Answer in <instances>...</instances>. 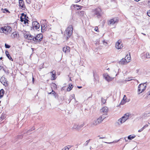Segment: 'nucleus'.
<instances>
[{
    "instance_id": "nucleus-1",
    "label": "nucleus",
    "mask_w": 150,
    "mask_h": 150,
    "mask_svg": "<svg viewBox=\"0 0 150 150\" xmlns=\"http://www.w3.org/2000/svg\"><path fill=\"white\" fill-rule=\"evenodd\" d=\"M130 115V114L129 113L125 114L121 118L118 120L117 124L118 125H122L128 119Z\"/></svg>"
},
{
    "instance_id": "nucleus-2",
    "label": "nucleus",
    "mask_w": 150,
    "mask_h": 150,
    "mask_svg": "<svg viewBox=\"0 0 150 150\" xmlns=\"http://www.w3.org/2000/svg\"><path fill=\"white\" fill-rule=\"evenodd\" d=\"M73 28L72 25H69L66 30L64 34V35L68 39L71 36L73 32Z\"/></svg>"
},
{
    "instance_id": "nucleus-3",
    "label": "nucleus",
    "mask_w": 150,
    "mask_h": 150,
    "mask_svg": "<svg viewBox=\"0 0 150 150\" xmlns=\"http://www.w3.org/2000/svg\"><path fill=\"white\" fill-rule=\"evenodd\" d=\"M147 84L146 83L140 84L138 87V92L139 94L143 92L146 88Z\"/></svg>"
},
{
    "instance_id": "nucleus-4",
    "label": "nucleus",
    "mask_w": 150,
    "mask_h": 150,
    "mask_svg": "<svg viewBox=\"0 0 150 150\" xmlns=\"http://www.w3.org/2000/svg\"><path fill=\"white\" fill-rule=\"evenodd\" d=\"M43 37V35L41 33L37 35L34 36V42L35 43L39 42L42 41Z\"/></svg>"
},
{
    "instance_id": "nucleus-5",
    "label": "nucleus",
    "mask_w": 150,
    "mask_h": 150,
    "mask_svg": "<svg viewBox=\"0 0 150 150\" xmlns=\"http://www.w3.org/2000/svg\"><path fill=\"white\" fill-rule=\"evenodd\" d=\"M1 83L5 86H7L8 85V82L4 76H3L0 79Z\"/></svg>"
},
{
    "instance_id": "nucleus-6",
    "label": "nucleus",
    "mask_w": 150,
    "mask_h": 150,
    "mask_svg": "<svg viewBox=\"0 0 150 150\" xmlns=\"http://www.w3.org/2000/svg\"><path fill=\"white\" fill-rule=\"evenodd\" d=\"M84 125V123H83L80 125L74 124L72 128L73 129H75L76 130L79 131L81 129L82 127H83Z\"/></svg>"
},
{
    "instance_id": "nucleus-7",
    "label": "nucleus",
    "mask_w": 150,
    "mask_h": 150,
    "mask_svg": "<svg viewBox=\"0 0 150 150\" xmlns=\"http://www.w3.org/2000/svg\"><path fill=\"white\" fill-rule=\"evenodd\" d=\"M32 27L34 30H37L40 27V24L36 21H34L32 23Z\"/></svg>"
},
{
    "instance_id": "nucleus-8",
    "label": "nucleus",
    "mask_w": 150,
    "mask_h": 150,
    "mask_svg": "<svg viewBox=\"0 0 150 150\" xmlns=\"http://www.w3.org/2000/svg\"><path fill=\"white\" fill-rule=\"evenodd\" d=\"M101 9L100 8H97L94 11V14L97 16L98 18H100L101 16Z\"/></svg>"
},
{
    "instance_id": "nucleus-9",
    "label": "nucleus",
    "mask_w": 150,
    "mask_h": 150,
    "mask_svg": "<svg viewBox=\"0 0 150 150\" xmlns=\"http://www.w3.org/2000/svg\"><path fill=\"white\" fill-rule=\"evenodd\" d=\"M123 47V44L121 43V41L118 40L116 43L115 47L117 49H120L122 48Z\"/></svg>"
},
{
    "instance_id": "nucleus-10",
    "label": "nucleus",
    "mask_w": 150,
    "mask_h": 150,
    "mask_svg": "<svg viewBox=\"0 0 150 150\" xmlns=\"http://www.w3.org/2000/svg\"><path fill=\"white\" fill-rule=\"evenodd\" d=\"M103 76L105 79L108 81L112 80L114 78L110 77L107 74H103Z\"/></svg>"
},
{
    "instance_id": "nucleus-11",
    "label": "nucleus",
    "mask_w": 150,
    "mask_h": 150,
    "mask_svg": "<svg viewBox=\"0 0 150 150\" xmlns=\"http://www.w3.org/2000/svg\"><path fill=\"white\" fill-rule=\"evenodd\" d=\"M19 6L21 9H24L25 6L24 4V2L23 0H20L19 1Z\"/></svg>"
},
{
    "instance_id": "nucleus-12",
    "label": "nucleus",
    "mask_w": 150,
    "mask_h": 150,
    "mask_svg": "<svg viewBox=\"0 0 150 150\" xmlns=\"http://www.w3.org/2000/svg\"><path fill=\"white\" fill-rule=\"evenodd\" d=\"M117 20V19L115 18L111 19L108 21V24L109 25H113L116 22Z\"/></svg>"
},
{
    "instance_id": "nucleus-13",
    "label": "nucleus",
    "mask_w": 150,
    "mask_h": 150,
    "mask_svg": "<svg viewBox=\"0 0 150 150\" xmlns=\"http://www.w3.org/2000/svg\"><path fill=\"white\" fill-rule=\"evenodd\" d=\"M25 38L28 40H33L34 41V36L30 34L26 35H25Z\"/></svg>"
},
{
    "instance_id": "nucleus-14",
    "label": "nucleus",
    "mask_w": 150,
    "mask_h": 150,
    "mask_svg": "<svg viewBox=\"0 0 150 150\" xmlns=\"http://www.w3.org/2000/svg\"><path fill=\"white\" fill-rule=\"evenodd\" d=\"M63 51L66 53H68L70 51V48L69 46H65L63 47Z\"/></svg>"
},
{
    "instance_id": "nucleus-15",
    "label": "nucleus",
    "mask_w": 150,
    "mask_h": 150,
    "mask_svg": "<svg viewBox=\"0 0 150 150\" xmlns=\"http://www.w3.org/2000/svg\"><path fill=\"white\" fill-rule=\"evenodd\" d=\"M19 36V35L17 32H13L11 35V38L13 39L15 38H17Z\"/></svg>"
},
{
    "instance_id": "nucleus-16",
    "label": "nucleus",
    "mask_w": 150,
    "mask_h": 150,
    "mask_svg": "<svg viewBox=\"0 0 150 150\" xmlns=\"http://www.w3.org/2000/svg\"><path fill=\"white\" fill-rule=\"evenodd\" d=\"M50 73L52 74L51 80H54L56 79L55 76L56 75V71L55 70H53Z\"/></svg>"
},
{
    "instance_id": "nucleus-17",
    "label": "nucleus",
    "mask_w": 150,
    "mask_h": 150,
    "mask_svg": "<svg viewBox=\"0 0 150 150\" xmlns=\"http://www.w3.org/2000/svg\"><path fill=\"white\" fill-rule=\"evenodd\" d=\"M99 124L98 122L96 120H94L92 121L91 123V126L93 127L96 126Z\"/></svg>"
},
{
    "instance_id": "nucleus-18",
    "label": "nucleus",
    "mask_w": 150,
    "mask_h": 150,
    "mask_svg": "<svg viewBox=\"0 0 150 150\" xmlns=\"http://www.w3.org/2000/svg\"><path fill=\"white\" fill-rule=\"evenodd\" d=\"M101 111L103 112V113H105V114H107V113L108 112V108L107 107H103L101 109Z\"/></svg>"
},
{
    "instance_id": "nucleus-19",
    "label": "nucleus",
    "mask_w": 150,
    "mask_h": 150,
    "mask_svg": "<svg viewBox=\"0 0 150 150\" xmlns=\"http://www.w3.org/2000/svg\"><path fill=\"white\" fill-rule=\"evenodd\" d=\"M128 63L126 61V59L124 58H122L119 62V64L121 65L126 64Z\"/></svg>"
},
{
    "instance_id": "nucleus-20",
    "label": "nucleus",
    "mask_w": 150,
    "mask_h": 150,
    "mask_svg": "<svg viewBox=\"0 0 150 150\" xmlns=\"http://www.w3.org/2000/svg\"><path fill=\"white\" fill-rule=\"evenodd\" d=\"M26 18H28V17L24 13H22L20 17L21 21L22 22H23Z\"/></svg>"
},
{
    "instance_id": "nucleus-21",
    "label": "nucleus",
    "mask_w": 150,
    "mask_h": 150,
    "mask_svg": "<svg viewBox=\"0 0 150 150\" xmlns=\"http://www.w3.org/2000/svg\"><path fill=\"white\" fill-rule=\"evenodd\" d=\"M93 76L94 77V81L95 82L97 81H98L99 80L98 76L97 74L95 73H93Z\"/></svg>"
},
{
    "instance_id": "nucleus-22",
    "label": "nucleus",
    "mask_w": 150,
    "mask_h": 150,
    "mask_svg": "<svg viewBox=\"0 0 150 150\" xmlns=\"http://www.w3.org/2000/svg\"><path fill=\"white\" fill-rule=\"evenodd\" d=\"M124 59H126V61L128 63L130 62L131 59V58L130 56V53H129V55H126V56L125 57Z\"/></svg>"
},
{
    "instance_id": "nucleus-23",
    "label": "nucleus",
    "mask_w": 150,
    "mask_h": 150,
    "mask_svg": "<svg viewBox=\"0 0 150 150\" xmlns=\"http://www.w3.org/2000/svg\"><path fill=\"white\" fill-rule=\"evenodd\" d=\"M47 26L44 25V24L41 25L42 32L44 33L45 32V29L46 28Z\"/></svg>"
},
{
    "instance_id": "nucleus-24",
    "label": "nucleus",
    "mask_w": 150,
    "mask_h": 150,
    "mask_svg": "<svg viewBox=\"0 0 150 150\" xmlns=\"http://www.w3.org/2000/svg\"><path fill=\"white\" fill-rule=\"evenodd\" d=\"M2 69L7 74H9V71L6 68V67L5 68L4 67L2 66Z\"/></svg>"
},
{
    "instance_id": "nucleus-25",
    "label": "nucleus",
    "mask_w": 150,
    "mask_h": 150,
    "mask_svg": "<svg viewBox=\"0 0 150 150\" xmlns=\"http://www.w3.org/2000/svg\"><path fill=\"white\" fill-rule=\"evenodd\" d=\"M73 87V86L72 85L69 84V87L67 89V91H70Z\"/></svg>"
},
{
    "instance_id": "nucleus-26",
    "label": "nucleus",
    "mask_w": 150,
    "mask_h": 150,
    "mask_svg": "<svg viewBox=\"0 0 150 150\" xmlns=\"http://www.w3.org/2000/svg\"><path fill=\"white\" fill-rule=\"evenodd\" d=\"M74 6L75 8H76V7H78V8H77V10H80L81 9V6H79V5H77V4H76V5H74Z\"/></svg>"
},
{
    "instance_id": "nucleus-27",
    "label": "nucleus",
    "mask_w": 150,
    "mask_h": 150,
    "mask_svg": "<svg viewBox=\"0 0 150 150\" xmlns=\"http://www.w3.org/2000/svg\"><path fill=\"white\" fill-rule=\"evenodd\" d=\"M7 29V32L10 33L12 30L11 27L9 26H6Z\"/></svg>"
},
{
    "instance_id": "nucleus-28",
    "label": "nucleus",
    "mask_w": 150,
    "mask_h": 150,
    "mask_svg": "<svg viewBox=\"0 0 150 150\" xmlns=\"http://www.w3.org/2000/svg\"><path fill=\"white\" fill-rule=\"evenodd\" d=\"M135 137V136L134 135H133V136L130 135L128 137V139L129 140H131L134 139Z\"/></svg>"
},
{
    "instance_id": "nucleus-29",
    "label": "nucleus",
    "mask_w": 150,
    "mask_h": 150,
    "mask_svg": "<svg viewBox=\"0 0 150 150\" xmlns=\"http://www.w3.org/2000/svg\"><path fill=\"white\" fill-rule=\"evenodd\" d=\"M74 94L72 95H71L70 96V99L68 100V101L69 103H70V102H71V100L73 98H74Z\"/></svg>"
},
{
    "instance_id": "nucleus-30",
    "label": "nucleus",
    "mask_w": 150,
    "mask_h": 150,
    "mask_svg": "<svg viewBox=\"0 0 150 150\" xmlns=\"http://www.w3.org/2000/svg\"><path fill=\"white\" fill-rule=\"evenodd\" d=\"M121 139H119L117 141H113V142H104L105 143H106L109 144H111L112 143H115L119 141H121Z\"/></svg>"
},
{
    "instance_id": "nucleus-31",
    "label": "nucleus",
    "mask_w": 150,
    "mask_h": 150,
    "mask_svg": "<svg viewBox=\"0 0 150 150\" xmlns=\"http://www.w3.org/2000/svg\"><path fill=\"white\" fill-rule=\"evenodd\" d=\"M107 114H104L102 116H101L100 117L101 118L102 120H103L105 118L107 117Z\"/></svg>"
},
{
    "instance_id": "nucleus-32",
    "label": "nucleus",
    "mask_w": 150,
    "mask_h": 150,
    "mask_svg": "<svg viewBox=\"0 0 150 150\" xmlns=\"http://www.w3.org/2000/svg\"><path fill=\"white\" fill-rule=\"evenodd\" d=\"M145 57L146 58H150V52H147L145 55Z\"/></svg>"
},
{
    "instance_id": "nucleus-33",
    "label": "nucleus",
    "mask_w": 150,
    "mask_h": 150,
    "mask_svg": "<svg viewBox=\"0 0 150 150\" xmlns=\"http://www.w3.org/2000/svg\"><path fill=\"white\" fill-rule=\"evenodd\" d=\"M91 139H89V140L86 141V142L83 144V145L84 146H87L89 142H90Z\"/></svg>"
},
{
    "instance_id": "nucleus-34",
    "label": "nucleus",
    "mask_w": 150,
    "mask_h": 150,
    "mask_svg": "<svg viewBox=\"0 0 150 150\" xmlns=\"http://www.w3.org/2000/svg\"><path fill=\"white\" fill-rule=\"evenodd\" d=\"M96 120L98 122V123L99 124L101 122L103 121L101 118L100 117L98 118Z\"/></svg>"
},
{
    "instance_id": "nucleus-35",
    "label": "nucleus",
    "mask_w": 150,
    "mask_h": 150,
    "mask_svg": "<svg viewBox=\"0 0 150 150\" xmlns=\"http://www.w3.org/2000/svg\"><path fill=\"white\" fill-rule=\"evenodd\" d=\"M1 30L3 31V32H7V29L6 28V26H5L4 27H2L1 28Z\"/></svg>"
},
{
    "instance_id": "nucleus-36",
    "label": "nucleus",
    "mask_w": 150,
    "mask_h": 150,
    "mask_svg": "<svg viewBox=\"0 0 150 150\" xmlns=\"http://www.w3.org/2000/svg\"><path fill=\"white\" fill-rule=\"evenodd\" d=\"M48 93L49 94H52L53 95L55 96V98H56V96H55L56 93L55 91H53V90H52V92H50V93Z\"/></svg>"
},
{
    "instance_id": "nucleus-37",
    "label": "nucleus",
    "mask_w": 150,
    "mask_h": 150,
    "mask_svg": "<svg viewBox=\"0 0 150 150\" xmlns=\"http://www.w3.org/2000/svg\"><path fill=\"white\" fill-rule=\"evenodd\" d=\"M27 18H26L25 20H24L23 22H24L25 24H26V23H28V22L29 21V20Z\"/></svg>"
},
{
    "instance_id": "nucleus-38",
    "label": "nucleus",
    "mask_w": 150,
    "mask_h": 150,
    "mask_svg": "<svg viewBox=\"0 0 150 150\" xmlns=\"http://www.w3.org/2000/svg\"><path fill=\"white\" fill-rule=\"evenodd\" d=\"M6 56L10 60H13V59H12V58H11V56H10V54H7L6 55Z\"/></svg>"
},
{
    "instance_id": "nucleus-39",
    "label": "nucleus",
    "mask_w": 150,
    "mask_h": 150,
    "mask_svg": "<svg viewBox=\"0 0 150 150\" xmlns=\"http://www.w3.org/2000/svg\"><path fill=\"white\" fill-rule=\"evenodd\" d=\"M101 99L102 102L103 103V104H105L106 102V100L103 99V98H101Z\"/></svg>"
},
{
    "instance_id": "nucleus-40",
    "label": "nucleus",
    "mask_w": 150,
    "mask_h": 150,
    "mask_svg": "<svg viewBox=\"0 0 150 150\" xmlns=\"http://www.w3.org/2000/svg\"><path fill=\"white\" fill-rule=\"evenodd\" d=\"M5 46L6 48H9L11 47L10 45L6 44V43L5 44Z\"/></svg>"
},
{
    "instance_id": "nucleus-41",
    "label": "nucleus",
    "mask_w": 150,
    "mask_h": 150,
    "mask_svg": "<svg viewBox=\"0 0 150 150\" xmlns=\"http://www.w3.org/2000/svg\"><path fill=\"white\" fill-rule=\"evenodd\" d=\"M35 129V128L34 127H33L31 129L28 130L26 132V133H28L29 132L32 131L33 130H34Z\"/></svg>"
},
{
    "instance_id": "nucleus-42",
    "label": "nucleus",
    "mask_w": 150,
    "mask_h": 150,
    "mask_svg": "<svg viewBox=\"0 0 150 150\" xmlns=\"http://www.w3.org/2000/svg\"><path fill=\"white\" fill-rule=\"evenodd\" d=\"M126 100H122L120 103L121 105H123L124 104H125L126 103Z\"/></svg>"
},
{
    "instance_id": "nucleus-43",
    "label": "nucleus",
    "mask_w": 150,
    "mask_h": 150,
    "mask_svg": "<svg viewBox=\"0 0 150 150\" xmlns=\"http://www.w3.org/2000/svg\"><path fill=\"white\" fill-rule=\"evenodd\" d=\"M4 91L3 89H2L0 91V93L4 94Z\"/></svg>"
},
{
    "instance_id": "nucleus-44",
    "label": "nucleus",
    "mask_w": 150,
    "mask_h": 150,
    "mask_svg": "<svg viewBox=\"0 0 150 150\" xmlns=\"http://www.w3.org/2000/svg\"><path fill=\"white\" fill-rule=\"evenodd\" d=\"M144 129V127H143L141 129H139L138 130V132H141Z\"/></svg>"
},
{
    "instance_id": "nucleus-45",
    "label": "nucleus",
    "mask_w": 150,
    "mask_h": 150,
    "mask_svg": "<svg viewBox=\"0 0 150 150\" xmlns=\"http://www.w3.org/2000/svg\"><path fill=\"white\" fill-rule=\"evenodd\" d=\"M4 11L3 12L4 13H7V12H9V11H8V10L6 9V8H5L4 9Z\"/></svg>"
},
{
    "instance_id": "nucleus-46",
    "label": "nucleus",
    "mask_w": 150,
    "mask_h": 150,
    "mask_svg": "<svg viewBox=\"0 0 150 150\" xmlns=\"http://www.w3.org/2000/svg\"><path fill=\"white\" fill-rule=\"evenodd\" d=\"M103 44L105 45V46H106L107 45V42L105 41V40H103Z\"/></svg>"
},
{
    "instance_id": "nucleus-47",
    "label": "nucleus",
    "mask_w": 150,
    "mask_h": 150,
    "mask_svg": "<svg viewBox=\"0 0 150 150\" xmlns=\"http://www.w3.org/2000/svg\"><path fill=\"white\" fill-rule=\"evenodd\" d=\"M94 30L97 32H99V31L98 30V28L97 27H96L94 29Z\"/></svg>"
},
{
    "instance_id": "nucleus-48",
    "label": "nucleus",
    "mask_w": 150,
    "mask_h": 150,
    "mask_svg": "<svg viewBox=\"0 0 150 150\" xmlns=\"http://www.w3.org/2000/svg\"><path fill=\"white\" fill-rule=\"evenodd\" d=\"M147 95L148 96L150 95V89H148V92L147 93Z\"/></svg>"
},
{
    "instance_id": "nucleus-49",
    "label": "nucleus",
    "mask_w": 150,
    "mask_h": 150,
    "mask_svg": "<svg viewBox=\"0 0 150 150\" xmlns=\"http://www.w3.org/2000/svg\"><path fill=\"white\" fill-rule=\"evenodd\" d=\"M147 14L150 17V10L147 12Z\"/></svg>"
},
{
    "instance_id": "nucleus-50",
    "label": "nucleus",
    "mask_w": 150,
    "mask_h": 150,
    "mask_svg": "<svg viewBox=\"0 0 150 150\" xmlns=\"http://www.w3.org/2000/svg\"><path fill=\"white\" fill-rule=\"evenodd\" d=\"M70 147H71L70 146L69 147H67L65 148L64 150H69V148Z\"/></svg>"
},
{
    "instance_id": "nucleus-51",
    "label": "nucleus",
    "mask_w": 150,
    "mask_h": 150,
    "mask_svg": "<svg viewBox=\"0 0 150 150\" xmlns=\"http://www.w3.org/2000/svg\"><path fill=\"white\" fill-rule=\"evenodd\" d=\"M22 138V136L21 135H19V136H18V138H19V139H21Z\"/></svg>"
},
{
    "instance_id": "nucleus-52",
    "label": "nucleus",
    "mask_w": 150,
    "mask_h": 150,
    "mask_svg": "<svg viewBox=\"0 0 150 150\" xmlns=\"http://www.w3.org/2000/svg\"><path fill=\"white\" fill-rule=\"evenodd\" d=\"M148 124H146L143 127H144V128H145L146 127H148Z\"/></svg>"
},
{
    "instance_id": "nucleus-53",
    "label": "nucleus",
    "mask_w": 150,
    "mask_h": 150,
    "mask_svg": "<svg viewBox=\"0 0 150 150\" xmlns=\"http://www.w3.org/2000/svg\"><path fill=\"white\" fill-rule=\"evenodd\" d=\"M126 97V95H124V97L123 98V99H122V100H126V98L125 99V97Z\"/></svg>"
},
{
    "instance_id": "nucleus-54",
    "label": "nucleus",
    "mask_w": 150,
    "mask_h": 150,
    "mask_svg": "<svg viewBox=\"0 0 150 150\" xmlns=\"http://www.w3.org/2000/svg\"><path fill=\"white\" fill-rule=\"evenodd\" d=\"M4 94L0 93V98H1L3 96Z\"/></svg>"
},
{
    "instance_id": "nucleus-55",
    "label": "nucleus",
    "mask_w": 150,
    "mask_h": 150,
    "mask_svg": "<svg viewBox=\"0 0 150 150\" xmlns=\"http://www.w3.org/2000/svg\"><path fill=\"white\" fill-rule=\"evenodd\" d=\"M98 137H99V139H105V137H100V136H98Z\"/></svg>"
},
{
    "instance_id": "nucleus-56",
    "label": "nucleus",
    "mask_w": 150,
    "mask_h": 150,
    "mask_svg": "<svg viewBox=\"0 0 150 150\" xmlns=\"http://www.w3.org/2000/svg\"><path fill=\"white\" fill-rule=\"evenodd\" d=\"M122 139L121 140V141L122 140V139L124 140V139L125 140V141H127V140H126V138H124V139H122Z\"/></svg>"
},
{
    "instance_id": "nucleus-57",
    "label": "nucleus",
    "mask_w": 150,
    "mask_h": 150,
    "mask_svg": "<svg viewBox=\"0 0 150 150\" xmlns=\"http://www.w3.org/2000/svg\"><path fill=\"white\" fill-rule=\"evenodd\" d=\"M5 53H6V55H7V54H8V51H6V52H5Z\"/></svg>"
},
{
    "instance_id": "nucleus-58",
    "label": "nucleus",
    "mask_w": 150,
    "mask_h": 150,
    "mask_svg": "<svg viewBox=\"0 0 150 150\" xmlns=\"http://www.w3.org/2000/svg\"><path fill=\"white\" fill-rule=\"evenodd\" d=\"M27 0V3H30V0H28V1H27V0Z\"/></svg>"
},
{
    "instance_id": "nucleus-59",
    "label": "nucleus",
    "mask_w": 150,
    "mask_h": 150,
    "mask_svg": "<svg viewBox=\"0 0 150 150\" xmlns=\"http://www.w3.org/2000/svg\"><path fill=\"white\" fill-rule=\"evenodd\" d=\"M80 1V0H76V3H77V2Z\"/></svg>"
},
{
    "instance_id": "nucleus-60",
    "label": "nucleus",
    "mask_w": 150,
    "mask_h": 150,
    "mask_svg": "<svg viewBox=\"0 0 150 150\" xmlns=\"http://www.w3.org/2000/svg\"><path fill=\"white\" fill-rule=\"evenodd\" d=\"M77 87L79 88H82V86H77Z\"/></svg>"
},
{
    "instance_id": "nucleus-61",
    "label": "nucleus",
    "mask_w": 150,
    "mask_h": 150,
    "mask_svg": "<svg viewBox=\"0 0 150 150\" xmlns=\"http://www.w3.org/2000/svg\"><path fill=\"white\" fill-rule=\"evenodd\" d=\"M150 113H148L147 114V113H146L145 114V115H146V116L148 114H150Z\"/></svg>"
},
{
    "instance_id": "nucleus-62",
    "label": "nucleus",
    "mask_w": 150,
    "mask_h": 150,
    "mask_svg": "<svg viewBox=\"0 0 150 150\" xmlns=\"http://www.w3.org/2000/svg\"><path fill=\"white\" fill-rule=\"evenodd\" d=\"M2 68V66L0 65V70H1Z\"/></svg>"
},
{
    "instance_id": "nucleus-63",
    "label": "nucleus",
    "mask_w": 150,
    "mask_h": 150,
    "mask_svg": "<svg viewBox=\"0 0 150 150\" xmlns=\"http://www.w3.org/2000/svg\"><path fill=\"white\" fill-rule=\"evenodd\" d=\"M32 80H33V82H34V77H33V78H32Z\"/></svg>"
},
{
    "instance_id": "nucleus-64",
    "label": "nucleus",
    "mask_w": 150,
    "mask_h": 150,
    "mask_svg": "<svg viewBox=\"0 0 150 150\" xmlns=\"http://www.w3.org/2000/svg\"><path fill=\"white\" fill-rule=\"evenodd\" d=\"M134 0L138 2V1H140V0Z\"/></svg>"
}]
</instances>
